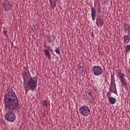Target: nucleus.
Listing matches in <instances>:
<instances>
[{
  "label": "nucleus",
  "mask_w": 130,
  "mask_h": 130,
  "mask_svg": "<svg viewBox=\"0 0 130 130\" xmlns=\"http://www.w3.org/2000/svg\"><path fill=\"white\" fill-rule=\"evenodd\" d=\"M3 8H4L5 11L7 12L12 10V6L10 4V2L5 1L3 4Z\"/></svg>",
  "instance_id": "6e6552de"
},
{
  "label": "nucleus",
  "mask_w": 130,
  "mask_h": 130,
  "mask_svg": "<svg viewBox=\"0 0 130 130\" xmlns=\"http://www.w3.org/2000/svg\"><path fill=\"white\" fill-rule=\"evenodd\" d=\"M118 77L120 78V80H122V79H124V74L123 73H121V72H119L118 73Z\"/></svg>",
  "instance_id": "f3484780"
},
{
  "label": "nucleus",
  "mask_w": 130,
  "mask_h": 130,
  "mask_svg": "<svg viewBox=\"0 0 130 130\" xmlns=\"http://www.w3.org/2000/svg\"><path fill=\"white\" fill-rule=\"evenodd\" d=\"M44 54L45 56H47L48 59H51V54H50V52H49L48 49H46L45 50Z\"/></svg>",
  "instance_id": "9b49d317"
},
{
  "label": "nucleus",
  "mask_w": 130,
  "mask_h": 130,
  "mask_svg": "<svg viewBox=\"0 0 130 130\" xmlns=\"http://www.w3.org/2000/svg\"><path fill=\"white\" fill-rule=\"evenodd\" d=\"M55 52L57 54H59V55H60V49L59 48V47H58L56 48Z\"/></svg>",
  "instance_id": "a211bd4d"
},
{
  "label": "nucleus",
  "mask_w": 130,
  "mask_h": 130,
  "mask_svg": "<svg viewBox=\"0 0 130 130\" xmlns=\"http://www.w3.org/2000/svg\"><path fill=\"white\" fill-rule=\"evenodd\" d=\"M88 95H89V96H91V92H88Z\"/></svg>",
  "instance_id": "cd10ccee"
},
{
  "label": "nucleus",
  "mask_w": 130,
  "mask_h": 130,
  "mask_svg": "<svg viewBox=\"0 0 130 130\" xmlns=\"http://www.w3.org/2000/svg\"><path fill=\"white\" fill-rule=\"evenodd\" d=\"M50 51H51V54H53V50H52V49H51L50 50Z\"/></svg>",
  "instance_id": "a878e982"
},
{
  "label": "nucleus",
  "mask_w": 130,
  "mask_h": 130,
  "mask_svg": "<svg viewBox=\"0 0 130 130\" xmlns=\"http://www.w3.org/2000/svg\"><path fill=\"white\" fill-rule=\"evenodd\" d=\"M109 92L110 93H114L116 95L117 94V89H116V84L111 83L110 86Z\"/></svg>",
  "instance_id": "0eeeda50"
},
{
  "label": "nucleus",
  "mask_w": 130,
  "mask_h": 130,
  "mask_svg": "<svg viewBox=\"0 0 130 130\" xmlns=\"http://www.w3.org/2000/svg\"><path fill=\"white\" fill-rule=\"evenodd\" d=\"M54 39H55V37H54V36H51V39L50 40H48V43H51L52 41H54Z\"/></svg>",
  "instance_id": "6ab92c4d"
},
{
  "label": "nucleus",
  "mask_w": 130,
  "mask_h": 130,
  "mask_svg": "<svg viewBox=\"0 0 130 130\" xmlns=\"http://www.w3.org/2000/svg\"><path fill=\"white\" fill-rule=\"evenodd\" d=\"M23 74H22V77L23 78V83H24V84L27 83V80H29V76L30 78H31V75L30 74V72L29 71V69L27 68H24L23 70Z\"/></svg>",
  "instance_id": "39448f33"
},
{
  "label": "nucleus",
  "mask_w": 130,
  "mask_h": 130,
  "mask_svg": "<svg viewBox=\"0 0 130 130\" xmlns=\"http://www.w3.org/2000/svg\"><path fill=\"white\" fill-rule=\"evenodd\" d=\"M5 109L8 110L5 114V119L9 122H14L16 120V114L14 111L20 112L21 108L19 99L16 93L12 89H8L4 95Z\"/></svg>",
  "instance_id": "f257e3e1"
},
{
  "label": "nucleus",
  "mask_w": 130,
  "mask_h": 130,
  "mask_svg": "<svg viewBox=\"0 0 130 130\" xmlns=\"http://www.w3.org/2000/svg\"><path fill=\"white\" fill-rule=\"evenodd\" d=\"M38 82V78L36 77H30L29 79L25 83H23V86L24 88V91L25 94L28 93L29 90L35 91L36 88H37V83Z\"/></svg>",
  "instance_id": "f03ea898"
},
{
  "label": "nucleus",
  "mask_w": 130,
  "mask_h": 130,
  "mask_svg": "<svg viewBox=\"0 0 130 130\" xmlns=\"http://www.w3.org/2000/svg\"><path fill=\"white\" fill-rule=\"evenodd\" d=\"M125 43H128L130 41V37L128 36H125L123 38Z\"/></svg>",
  "instance_id": "2eb2a0df"
},
{
  "label": "nucleus",
  "mask_w": 130,
  "mask_h": 130,
  "mask_svg": "<svg viewBox=\"0 0 130 130\" xmlns=\"http://www.w3.org/2000/svg\"><path fill=\"white\" fill-rule=\"evenodd\" d=\"M127 32H128V34H129L130 33V25H129V26H128V27L126 28Z\"/></svg>",
  "instance_id": "b1692460"
},
{
  "label": "nucleus",
  "mask_w": 130,
  "mask_h": 130,
  "mask_svg": "<svg viewBox=\"0 0 130 130\" xmlns=\"http://www.w3.org/2000/svg\"><path fill=\"white\" fill-rule=\"evenodd\" d=\"M51 7V9L54 10V8L56 7V3H57V0H49Z\"/></svg>",
  "instance_id": "9d476101"
},
{
  "label": "nucleus",
  "mask_w": 130,
  "mask_h": 130,
  "mask_svg": "<svg viewBox=\"0 0 130 130\" xmlns=\"http://www.w3.org/2000/svg\"><path fill=\"white\" fill-rule=\"evenodd\" d=\"M42 104L43 106H45L46 107H47V104H46V101H43L42 102Z\"/></svg>",
  "instance_id": "4be33fe9"
},
{
  "label": "nucleus",
  "mask_w": 130,
  "mask_h": 130,
  "mask_svg": "<svg viewBox=\"0 0 130 130\" xmlns=\"http://www.w3.org/2000/svg\"><path fill=\"white\" fill-rule=\"evenodd\" d=\"M107 96L108 98V99H109L110 98H112V97H111V93H110V91L108 92L107 93Z\"/></svg>",
  "instance_id": "412c9836"
},
{
  "label": "nucleus",
  "mask_w": 130,
  "mask_h": 130,
  "mask_svg": "<svg viewBox=\"0 0 130 130\" xmlns=\"http://www.w3.org/2000/svg\"><path fill=\"white\" fill-rule=\"evenodd\" d=\"M3 34L4 35H5V36H6L7 37H8V34H7V32H6V31H4L3 32Z\"/></svg>",
  "instance_id": "393cba45"
},
{
  "label": "nucleus",
  "mask_w": 130,
  "mask_h": 130,
  "mask_svg": "<svg viewBox=\"0 0 130 130\" xmlns=\"http://www.w3.org/2000/svg\"><path fill=\"white\" fill-rule=\"evenodd\" d=\"M96 24L98 27H101L103 26L104 22L101 15H98L95 18Z\"/></svg>",
  "instance_id": "423d86ee"
},
{
  "label": "nucleus",
  "mask_w": 130,
  "mask_h": 130,
  "mask_svg": "<svg viewBox=\"0 0 130 130\" xmlns=\"http://www.w3.org/2000/svg\"><path fill=\"white\" fill-rule=\"evenodd\" d=\"M111 83H112V84L114 83L115 84V80L114 79V77H113L112 76V75H111Z\"/></svg>",
  "instance_id": "aec40b11"
},
{
  "label": "nucleus",
  "mask_w": 130,
  "mask_h": 130,
  "mask_svg": "<svg viewBox=\"0 0 130 130\" xmlns=\"http://www.w3.org/2000/svg\"><path fill=\"white\" fill-rule=\"evenodd\" d=\"M91 71L94 76H100L103 74V69L99 66H95L91 68Z\"/></svg>",
  "instance_id": "20e7f679"
},
{
  "label": "nucleus",
  "mask_w": 130,
  "mask_h": 130,
  "mask_svg": "<svg viewBox=\"0 0 130 130\" xmlns=\"http://www.w3.org/2000/svg\"><path fill=\"white\" fill-rule=\"evenodd\" d=\"M124 31L126 33V32H127V29L126 28L124 29Z\"/></svg>",
  "instance_id": "bb28decb"
},
{
  "label": "nucleus",
  "mask_w": 130,
  "mask_h": 130,
  "mask_svg": "<svg viewBox=\"0 0 130 130\" xmlns=\"http://www.w3.org/2000/svg\"><path fill=\"white\" fill-rule=\"evenodd\" d=\"M120 81L122 84V86L124 87H126V86H127V84L126 83V80L125 78L120 79Z\"/></svg>",
  "instance_id": "4468645a"
},
{
  "label": "nucleus",
  "mask_w": 130,
  "mask_h": 130,
  "mask_svg": "<svg viewBox=\"0 0 130 130\" xmlns=\"http://www.w3.org/2000/svg\"><path fill=\"white\" fill-rule=\"evenodd\" d=\"M79 112L81 115L83 116H88L90 113H91V111H90V108L87 106H82L79 108Z\"/></svg>",
  "instance_id": "7ed1b4c3"
},
{
  "label": "nucleus",
  "mask_w": 130,
  "mask_h": 130,
  "mask_svg": "<svg viewBox=\"0 0 130 130\" xmlns=\"http://www.w3.org/2000/svg\"><path fill=\"white\" fill-rule=\"evenodd\" d=\"M109 101L110 103V104H112L113 105V104H115L116 103V99L113 97L110 98L109 99Z\"/></svg>",
  "instance_id": "f8f14e48"
},
{
  "label": "nucleus",
  "mask_w": 130,
  "mask_h": 130,
  "mask_svg": "<svg viewBox=\"0 0 130 130\" xmlns=\"http://www.w3.org/2000/svg\"><path fill=\"white\" fill-rule=\"evenodd\" d=\"M130 51V45H127L125 47V53L126 54V53H129Z\"/></svg>",
  "instance_id": "dca6fc26"
},
{
  "label": "nucleus",
  "mask_w": 130,
  "mask_h": 130,
  "mask_svg": "<svg viewBox=\"0 0 130 130\" xmlns=\"http://www.w3.org/2000/svg\"><path fill=\"white\" fill-rule=\"evenodd\" d=\"M128 26H129V24L125 23H124V29H126V28H127L128 27Z\"/></svg>",
  "instance_id": "5701e85b"
},
{
  "label": "nucleus",
  "mask_w": 130,
  "mask_h": 130,
  "mask_svg": "<svg viewBox=\"0 0 130 130\" xmlns=\"http://www.w3.org/2000/svg\"><path fill=\"white\" fill-rule=\"evenodd\" d=\"M49 49H50V47L49 48Z\"/></svg>",
  "instance_id": "c85d7f7f"
},
{
  "label": "nucleus",
  "mask_w": 130,
  "mask_h": 130,
  "mask_svg": "<svg viewBox=\"0 0 130 130\" xmlns=\"http://www.w3.org/2000/svg\"><path fill=\"white\" fill-rule=\"evenodd\" d=\"M101 8H100V4L98 3V8L96 10V16H101Z\"/></svg>",
  "instance_id": "ddd939ff"
},
{
  "label": "nucleus",
  "mask_w": 130,
  "mask_h": 130,
  "mask_svg": "<svg viewBox=\"0 0 130 130\" xmlns=\"http://www.w3.org/2000/svg\"><path fill=\"white\" fill-rule=\"evenodd\" d=\"M91 16L92 17V20L95 21V18H96V3H94V7H92L91 8Z\"/></svg>",
  "instance_id": "1a4fd4ad"
}]
</instances>
